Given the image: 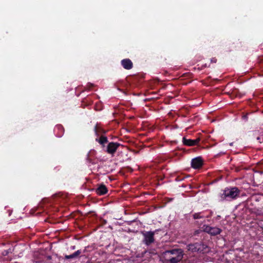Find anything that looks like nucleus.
<instances>
[{
  "mask_svg": "<svg viewBox=\"0 0 263 263\" xmlns=\"http://www.w3.org/2000/svg\"><path fill=\"white\" fill-rule=\"evenodd\" d=\"M183 255L182 249L175 248L165 251L162 258L166 263H178L182 259Z\"/></svg>",
  "mask_w": 263,
  "mask_h": 263,
  "instance_id": "nucleus-1",
  "label": "nucleus"
},
{
  "mask_svg": "<svg viewBox=\"0 0 263 263\" xmlns=\"http://www.w3.org/2000/svg\"><path fill=\"white\" fill-rule=\"evenodd\" d=\"M240 193V190L237 187H226L220 195V200L231 201L235 200L239 196Z\"/></svg>",
  "mask_w": 263,
  "mask_h": 263,
  "instance_id": "nucleus-2",
  "label": "nucleus"
},
{
  "mask_svg": "<svg viewBox=\"0 0 263 263\" xmlns=\"http://www.w3.org/2000/svg\"><path fill=\"white\" fill-rule=\"evenodd\" d=\"M124 147V146L118 143L115 142H108L107 146L104 148L103 151L107 154L114 156L119 147Z\"/></svg>",
  "mask_w": 263,
  "mask_h": 263,
  "instance_id": "nucleus-3",
  "label": "nucleus"
},
{
  "mask_svg": "<svg viewBox=\"0 0 263 263\" xmlns=\"http://www.w3.org/2000/svg\"><path fill=\"white\" fill-rule=\"evenodd\" d=\"M158 230L155 231H146L142 232V234L144 237L143 242L146 246H149L155 241L154 235L155 233L158 231Z\"/></svg>",
  "mask_w": 263,
  "mask_h": 263,
  "instance_id": "nucleus-4",
  "label": "nucleus"
},
{
  "mask_svg": "<svg viewBox=\"0 0 263 263\" xmlns=\"http://www.w3.org/2000/svg\"><path fill=\"white\" fill-rule=\"evenodd\" d=\"M203 230L204 232L210 234L212 236H216L220 234L222 232L221 229L217 227H212L208 225H203Z\"/></svg>",
  "mask_w": 263,
  "mask_h": 263,
  "instance_id": "nucleus-5",
  "label": "nucleus"
},
{
  "mask_svg": "<svg viewBox=\"0 0 263 263\" xmlns=\"http://www.w3.org/2000/svg\"><path fill=\"white\" fill-rule=\"evenodd\" d=\"M203 164V160L201 157L193 158L191 161V166L194 169L201 168Z\"/></svg>",
  "mask_w": 263,
  "mask_h": 263,
  "instance_id": "nucleus-6",
  "label": "nucleus"
},
{
  "mask_svg": "<svg viewBox=\"0 0 263 263\" xmlns=\"http://www.w3.org/2000/svg\"><path fill=\"white\" fill-rule=\"evenodd\" d=\"M200 141V138H198L196 139H188L185 137L182 138V143L184 145L188 146L197 145Z\"/></svg>",
  "mask_w": 263,
  "mask_h": 263,
  "instance_id": "nucleus-7",
  "label": "nucleus"
},
{
  "mask_svg": "<svg viewBox=\"0 0 263 263\" xmlns=\"http://www.w3.org/2000/svg\"><path fill=\"white\" fill-rule=\"evenodd\" d=\"M95 192L97 195L102 196L107 193L108 189L104 184H98L97 187L95 189Z\"/></svg>",
  "mask_w": 263,
  "mask_h": 263,
  "instance_id": "nucleus-8",
  "label": "nucleus"
},
{
  "mask_svg": "<svg viewBox=\"0 0 263 263\" xmlns=\"http://www.w3.org/2000/svg\"><path fill=\"white\" fill-rule=\"evenodd\" d=\"M121 65L127 70L131 69L133 67V64L132 61L129 59H125L121 61Z\"/></svg>",
  "mask_w": 263,
  "mask_h": 263,
  "instance_id": "nucleus-9",
  "label": "nucleus"
},
{
  "mask_svg": "<svg viewBox=\"0 0 263 263\" xmlns=\"http://www.w3.org/2000/svg\"><path fill=\"white\" fill-rule=\"evenodd\" d=\"M96 141L101 145L103 149L106 147L105 144L108 143L107 137L104 135H101L99 138H96Z\"/></svg>",
  "mask_w": 263,
  "mask_h": 263,
  "instance_id": "nucleus-10",
  "label": "nucleus"
},
{
  "mask_svg": "<svg viewBox=\"0 0 263 263\" xmlns=\"http://www.w3.org/2000/svg\"><path fill=\"white\" fill-rule=\"evenodd\" d=\"M200 246L199 247L198 253L205 254L209 252L210 249L208 246L204 243L200 241L199 242Z\"/></svg>",
  "mask_w": 263,
  "mask_h": 263,
  "instance_id": "nucleus-11",
  "label": "nucleus"
},
{
  "mask_svg": "<svg viewBox=\"0 0 263 263\" xmlns=\"http://www.w3.org/2000/svg\"><path fill=\"white\" fill-rule=\"evenodd\" d=\"M200 246L199 242H196L194 243L189 244L187 246V250L192 252H197L198 253L199 251V247Z\"/></svg>",
  "mask_w": 263,
  "mask_h": 263,
  "instance_id": "nucleus-12",
  "label": "nucleus"
},
{
  "mask_svg": "<svg viewBox=\"0 0 263 263\" xmlns=\"http://www.w3.org/2000/svg\"><path fill=\"white\" fill-rule=\"evenodd\" d=\"M81 253H82L81 250H79L70 255H65V258L66 259H71L76 258L78 257Z\"/></svg>",
  "mask_w": 263,
  "mask_h": 263,
  "instance_id": "nucleus-13",
  "label": "nucleus"
},
{
  "mask_svg": "<svg viewBox=\"0 0 263 263\" xmlns=\"http://www.w3.org/2000/svg\"><path fill=\"white\" fill-rule=\"evenodd\" d=\"M54 131L57 133V135L59 137H61L64 133V127L61 125H58L56 126Z\"/></svg>",
  "mask_w": 263,
  "mask_h": 263,
  "instance_id": "nucleus-14",
  "label": "nucleus"
},
{
  "mask_svg": "<svg viewBox=\"0 0 263 263\" xmlns=\"http://www.w3.org/2000/svg\"><path fill=\"white\" fill-rule=\"evenodd\" d=\"M193 217L194 219H201L204 218V216L202 215V212H198L193 214Z\"/></svg>",
  "mask_w": 263,
  "mask_h": 263,
  "instance_id": "nucleus-15",
  "label": "nucleus"
},
{
  "mask_svg": "<svg viewBox=\"0 0 263 263\" xmlns=\"http://www.w3.org/2000/svg\"><path fill=\"white\" fill-rule=\"evenodd\" d=\"M95 131L96 135H99V133H100V132L103 133L104 134H105L106 133V132L104 130L102 129H99V128L98 127L97 125H96L95 127Z\"/></svg>",
  "mask_w": 263,
  "mask_h": 263,
  "instance_id": "nucleus-16",
  "label": "nucleus"
},
{
  "mask_svg": "<svg viewBox=\"0 0 263 263\" xmlns=\"http://www.w3.org/2000/svg\"><path fill=\"white\" fill-rule=\"evenodd\" d=\"M260 197H258L256 196H253L251 198L252 200H254L255 201H259L260 200Z\"/></svg>",
  "mask_w": 263,
  "mask_h": 263,
  "instance_id": "nucleus-17",
  "label": "nucleus"
},
{
  "mask_svg": "<svg viewBox=\"0 0 263 263\" xmlns=\"http://www.w3.org/2000/svg\"><path fill=\"white\" fill-rule=\"evenodd\" d=\"M94 85L92 83H88L87 84V87H88V88L90 90L93 87Z\"/></svg>",
  "mask_w": 263,
  "mask_h": 263,
  "instance_id": "nucleus-18",
  "label": "nucleus"
},
{
  "mask_svg": "<svg viewBox=\"0 0 263 263\" xmlns=\"http://www.w3.org/2000/svg\"><path fill=\"white\" fill-rule=\"evenodd\" d=\"M262 137H263V135H261V136H260L257 137V139L259 141V142H260V143L263 142V141H262Z\"/></svg>",
  "mask_w": 263,
  "mask_h": 263,
  "instance_id": "nucleus-19",
  "label": "nucleus"
},
{
  "mask_svg": "<svg viewBox=\"0 0 263 263\" xmlns=\"http://www.w3.org/2000/svg\"><path fill=\"white\" fill-rule=\"evenodd\" d=\"M184 179V178H181L180 177L178 176L176 178V180L177 181H181Z\"/></svg>",
  "mask_w": 263,
  "mask_h": 263,
  "instance_id": "nucleus-20",
  "label": "nucleus"
},
{
  "mask_svg": "<svg viewBox=\"0 0 263 263\" xmlns=\"http://www.w3.org/2000/svg\"><path fill=\"white\" fill-rule=\"evenodd\" d=\"M211 61L212 63H216L217 61V59L215 58H213L211 59Z\"/></svg>",
  "mask_w": 263,
  "mask_h": 263,
  "instance_id": "nucleus-21",
  "label": "nucleus"
},
{
  "mask_svg": "<svg viewBox=\"0 0 263 263\" xmlns=\"http://www.w3.org/2000/svg\"><path fill=\"white\" fill-rule=\"evenodd\" d=\"M206 66H206V64H205V65H202V66H201V68H200V69H202L203 68H204L206 67Z\"/></svg>",
  "mask_w": 263,
  "mask_h": 263,
  "instance_id": "nucleus-22",
  "label": "nucleus"
},
{
  "mask_svg": "<svg viewBox=\"0 0 263 263\" xmlns=\"http://www.w3.org/2000/svg\"><path fill=\"white\" fill-rule=\"evenodd\" d=\"M102 221H103V223L104 224H105L107 223V221L106 220L103 219Z\"/></svg>",
  "mask_w": 263,
  "mask_h": 263,
  "instance_id": "nucleus-23",
  "label": "nucleus"
},
{
  "mask_svg": "<svg viewBox=\"0 0 263 263\" xmlns=\"http://www.w3.org/2000/svg\"><path fill=\"white\" fill-rule=\"evenodd\" d=\"M88 161L89 162V163H93V162H92L91 160L89 158H88Z\"/></svg>",
  "mask_w": 263,
  "mask_h": 263,
  "instance_id": "nucleus-24",
  "label": "nucleus"
},
{
  "mask_svg": "<svg viewBox=\"0 0 263 263\" xmlns=\"http://www.w3.org/2000/svg\"><path fill=\"white\" fill-rule=\"evenodd\" d=\"M86 251V247H85V248L84 249V250L83 251V253H85Z\"/></svg>",
  "mask_w": 263,
  "mask_h": 263,
  "instance_id": "nucleus-25",
  "label": "nucleus"
},
{
  "mask_svg": "<svg viewBox=\"0 0 263 263\" xmlns=\"http://www.w3.org/2000/svg\"><path fill=\"white\" fill-rule=\"evenodd\" d=\"M247 115H245V116H243V118H247Z\"/></svg>",
  "mask_w": 263,
  "mask_h": 263,
  "instance_id": "nucleus-26",
  "label": "nucleus"
},
{
  "mask_svg": "<svg viewBox=\"0 0 263 263\" xmlns=\"http://www.w3.org/2000/svg\"><path fill=\"white\" fill-rule=\"evenodd\" d=\"M75 249V246H73L72 247V249Z\"/></svg>",
  "mask_w": 263,
  "mask_h": 263,
  "instance_id": "nucleus-27",
  "label": "nucleus"
},
{
  "mask_svg": "<svg viewBox=\"0 0 263 263\" xmlns=\"http://www.w3.org/2000/svg\"><path fill=\"white\" fill-rule=\"evenodd\" d=\"M262 141H263V137H262Z\"/></svg>",
  "mask_w": 263,
  "mask_h": 263,
  "instance_id": "nucleus-28",
  "label": "nucleus"
},
{
  "mask_svg": "<svg viewBox=\"0 0 263 263\" xmlns=\"http://www.w3.org/2000/svg\"><path fill=\"white\" fill-rule=\"evenodd\" d=\"M261 214H263V212H262V213H261Z\"/></svg>",
  "mask_w": 263,
  "mask_h": 263,
  "instance_id": "nucleus-29",
  "label": "nucleus"
}]
</instances>
